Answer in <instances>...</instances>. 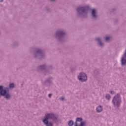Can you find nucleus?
I'll return each instance as SVG.
<instances>
[{
	"instance_id": "a211bd4d",
	"label": "nucleus",
	"mask_w": 126,
	"mask_h": 126,
	"mask_svg": "<svg viewBox=\"0 0 126 126\" xmlns=\"http://www.w3.org/2000/svg\"><path fill=\"white\" fill-rule=\"evenodd\" d=\"M48 96L49 98H51V96H52V94H49Z\"/></svg>"
},
{
	"instance_id": "423d86ee",
	"label": "nucleus",
	"mask_w": 126,
	"mask_h": 126,
	"mask_svg": "<svg viewBox=\"0 0 126 126\" xmlns=\"http://www.w3.org/2000/svg\"><path fill=\"white\" fill-rule=\"evenodd\" d=\"M96 10H95L94 9H92V16L93 17H94V18H96Z\"/></svg>"
},
{
	"instance_id": "0eeeda50",
	"label": "nucleus",
	"mask_w": 126,
	"mask_h": 126,
	"mask_svg": "<svg viewBox=\"0 0 126 126\" xmlns=\"http://www.w3.org/2000/svg\"><path fill=\"white\" fill-rule=\"evenodd\" d=\"M103 111V108L101 106H99L96 108V112L97 113H100V112H102Z\"/></svg>"
},
{
	"instance_id": "f03ea898",
	"label": "nucleus",
	"mask_w": 126,
	"mask_h": 126,
	"mask_svg": "<svg viewBox=\"0 0 126 126\" xmlns=\"http://www.w3.org/2000/svg\"><path fill=\"white\" fill-rule=\"evenodd\" d=\"M4 96L6 99H9L10 98V95L8 93V92H6L5 90L3 89V87L2 86H0V96Z\"/></svg>"
},
{
	"instance_id": "9d476101",
	"label": "nucleus",
	"mask_w": 126,
	"mask_h": 126,
	"mask_svg": "<svg viewBox=\"0 0 126 126\" xmlns=\"http://www.w3.org/2000/svg\"><path fill=\"white\" fill-rule=\"evenodd\" d=\"M9 88H13V87H14V84L11 83L9 84Z\"/></svg>"
},
{
	"instance_id": "39448f33",
	"label": "nucleus",
	"mask_w": 126,
	"mask_h": 126,
	"mask_svg": "<svg viewBox=\"0 0 126 126\" xmlns=\"http://www.w3.org/2000/svg\"><path fill=\"white\" fill-rule=\"evenodd\" d=\"M85 9H86V7H81L77 8V11H82V12H84L85 11Z\"/></svg>"
},
{
	"instance_id": "6ab92c4d",
	"label": "nucleus",
	"mask_w": 126,
	"mask_h": 126,
	"mask_svg": "<svg viewBox=\"0 0 126 126\" xmlns=\"http://www.w3.org/2000/svg\"><path fill=\"white\" fill-rule=\"evenodd\" d=\"M75 126H78L77 122L75 123Z\"/></svg>"
},
{
	"instance_id": "dca6fc26",
	"label": "nucleus",
	"mask_w": 126,
	"mask_h": 126,
	"mask_svg": "<svg viewBox=\"0 0 126 126\" xmlns=\"http://www.w3.org/2000/svg\"><path fill=\"white\" fill-rule=\"evenodd\" d=\"M64 97H61L60 98V100H64Z\"/></svg>"
},
{
	"instance_id": "9b49d317",
	"label": "nucleus",
	"mask_w": 126,
	"mask_h": 126,
	"mask_svg": "<svg viewBox=\"0 0 126 126\" xmlns=\"http://www.w3.org/2000/svg\"><path fill=\"white\" fill-rule=\"evenodd\" d=\"M63 32H57V35H63Z\"/></svg>"
},
{
	"instance_id": "aec40b11",
	"label": "nucleus",
	"mask_w": 126,
	"mask_h": 126,
	"mask_svg": "<svg viewBox=\"0 0 126 126\" xmlns=\"http://www.w3.org/2000/svg\"><path fill=\"white\" fill-rule=\"evenodd\" d=\"M2 1H3V0H0V2H1Z\"/></svg>"
},
{
	"instance_id": "f3484780",
	"label": "nucleus",
	"mask_w": 126,
	"mask_h": 126,
	"mask_svg": "<svg viewBox=\"0 0 126 126\" xmlns=\"http://www.w3.org/2000/svg\"><path fill=\"white\" fill-rule=\"evenodd\" d=\"M111 94H114V91H110Z\"/></svg>"
},
{
	"instance_id": "4468645a",
	"label": "nucleus",
	"mask_w": 126,
	"mask_h": 126,
	"mask_svg": "<svg viewBox=\"0 0 126 126\" xmlns=\"http://www.w3.org/2000/svg\"><path fill=\"white\" fill-rule=\"evenodd\" d=\"M80 126H85V123L82 122L81 123Z\"/></svg>"
},
{
	"instance_id": "20e7f679",
	"label": "nucleus",
	"mask_w": 126,
	"mask_h": 126,
	"mask_svg": "<svg viewBox=\"0 0 126 126\" xmlns=\"http://www.w3.org/2000/svg\"><path fill=\"white\" fill-rule=\"evenodd\" d=\"M78 78L80 81H82V82H84V81H86L87 80V76L84 73H81L79 74Z\"/></svg>"
},
{
	"instance_id": "1a4fd4ad",
	"label": "nucleus",
	"mask_w": 126,
	"mask_h": 126,
	"mask_svg": "<svg viewBox=\"0 0 126 126\" xmlns=\"http://www.w3.org/2000/svg\"><path fill=\"white\" fill-rule=\"evenodd\" d=\"M68 126H73V121H70L68 122Z\"/></svg>"
},
{
	"instance_id": "f257e3e1",
	"label": "nucleus",
	"mask_w": 126,
	"mask_h": 126,
	"mask_svg": "<svg viewBox=\"0 0 126 126\" xmlns=\"http://www.w3.org/2000/svg\"><path fill=\"white\" fill-rule=\"evenodd\" d=\"M54 118H55L54 114H47L45 115V119L43 120V123H44L46 126H53L52 123H49L48 120H49V119H54Z\"/></svg>"
},
{
	"instance_id": "412c9836",
	"label": "nucleus",
	"mask_w": 126,
	"mask_h": 126,
	"mask_svg": "<svg viewBox=\"0 0 126 126\" xmlns=\"http://www.w3.org/2000/svg\"><path fill=\"white\" fill-rule=\"evenodd\" d=\"M51 0V1H54V0Z\"/></svg>"
},
{
	"instance_id": "7ed1b4c3",
	"label": "nucleus",
	"mask_w": 126,
	"mask_h": 126,
	"mask_svg": "<svg viewBox=\"0 0 126 126\" xmlns=\"http://www.w3.org/2000/svg\"><path fill=\"white\" fill-rule=\"evenodd\" d=\"M121 98H120V94H117L113 98L112 101L113 105L115 107H119L121 104Z\"/></svg>"
},
{
	"instance_id": "f8f14e48",
	"label": "nucleus",
	"mask_w": 126,
	"mask_h": 126,
	"mask_svg": "<svg viewBox=\"0 0 126 126\" xmlns=\"http://www.w3.org/2000/svg\"><path fill=\"white\" fill-rule=\"evenodd\" d=\"M82 121V118H77L76 122H81Z\"/></svg>"
},
{
	"instance_id": "6e6552de",
	"label": "nucleus",
	"mask_w": 126,
	"mask_h": 126,
	"mask_svg": "<svg viewBox=\"0 0 126 126\" xmlns=\"http://www.w3.org/2000/svg\"><path fill=\"white\" fill-rule=\"evenodd\" d=\"M96 40L98 41L99 45L101 47H102V46H103V43H102V42H101V41H100V38H96Z\"/></svg>"
},
{
	"instance_id": "2eb2a0df",
	"label": "nucleus",
	"mask_w": 126,
	"mask_h": 126,
	"mask_svg": "<svg viewBox=\"0 0 126 126\" xmlns=\"http://www.w3.org/2000/svg\"><path fill=\"white\" fill-rule=\"evenodd\" d=\"M109 40H110V37L107 36V37H105V40L109 41Z\"/></svg>"
},
{
	"instance_id": "ddd939ff",
	"label": "nucleus",
	"mask_w": 126,
	"mask_h": 126,
	"mask_svg": "<svg viewBox=\"0 0 126 126\" xmlns=\"http://www.w3.org/2000/svg\"><path fill=\"white\" fill-rule=\"evenodd\" d=\"M106 99H109L110 98H111V95H110V94H107L106 95Z\"/></svg>"
}]
</instances>
